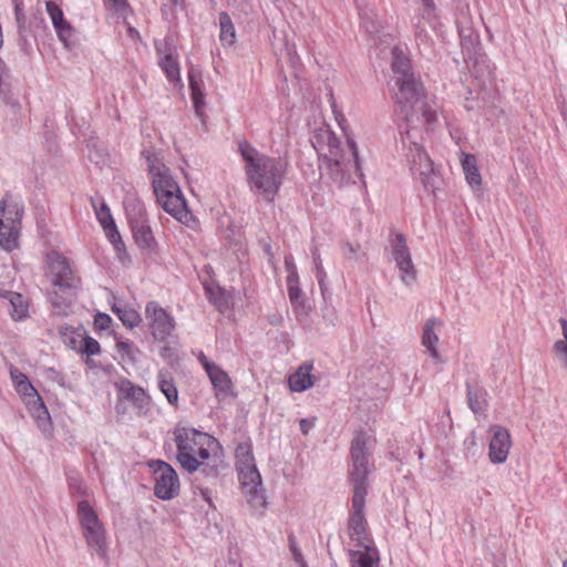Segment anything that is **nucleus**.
<instances>
[{"label": "nucleus", "mask_w": 567, "mask_h": 567, "mask_svg": "<svg viewBox=\"0 0 567 567\" xmlns=\"http://www.w3.org/2000/svg\"><path fill=\"white\" fill-rule=\"evenodd\" d=\"M386 83L396 110L406 122L405 130L401 131V143L411 173L419 177L426 192L434 193L437 177L433 163L416 142L417 131L410 127L409 122L415 113L421 112L424 121L432 124L436 121V112L426 102L424 84L416 73H391Z\"/></svg>", "instance_id": "obj_1"}, {"label": "nucleus", "mask_w": 567, "mask_h": 567, "mask_svg": "<svg viewBox=\"0 0 567 567\" xmlns=\"http://www.w3.org/2000/svg\"><path fill=\"white\" fill-rule=\"evenodd\" d=\"M239 150L245 161L249 189L266 202H272L282 185L286 165L281 159L259 153L246 143L240 144Z\"/></svg>", "instance_id": "obj_2"}, {"label": "nucleus", "mask_w": 567, "mask_h": 567, "mask_svg": "<svg viewBox=\"0 0 567 567\" xmlns=\"http://www.w3.org/2000/svg\"><path fill=\"white\" fill-rule=\"evenodd\" d=\"M147 168L157 204L175 219L188 225L193 220V215L171 169L157 158L152 157H147Z\"/></svg>", "instance_id": "obj_3"}, {"label": "nucleus", "mask_w": 567, "mask_h": 567, "mask_svg": "<svg viewBox=\"0 0 567 567\" xmlns=\"http://www.w3.org/2000/svg\"><path fill=\"white\" fill-rule=\"evenodd\" d=\"M173 434L177 449L176 460L189 474L195 473L204 461L210 460V453L219 447L214 436L193 427L176 426Z\"/></svg>", "instance_id": "obj_4"}, {"label": "nucleus", "mask_w": 567, "mask_h": 567, "mask_svg": "<svg viewBox=\"0 0 567 567\" xmlns=\"http://www.w3.org/2000/svg\"><path fill=\"white\" fill-rule=\"evenodd\" d=\"M371 446L369 435L360 431L351 441L350 460L351 468L349 472L353 493H368V475L370 473Z\"/></svg>", "instance_id": "obj_5"}, {"label": "nucleus", "mask_w": 567, "mask_h": 567, "mask_svg": "<svg viewBox=\"0 0 567 567\" xmlns=\"http://www.w3.org/2000/svg\"><path fill=\"white\" fill-rule=\"evenodd\" d=\"M78 517L89 551L104 559L106 557V532L96 512L87 501L78 503Z\"/></svg>", "instance_id": "obj_6"}, {"label": "nucleus", "mask_w": 567, "mask_h": 567, "mask_svg": "<svg viewBox=\"0 0 567 567\" xmlns=\"http://www.w3.org/2000/svg\"><path fill=\"white\" fill-rule=\"evenodd\" d=\"M126 215L135 244L142 251L153 252L156 248V240L148 225L144 206L132 200L126 205Z\"/></svg>", "instance_id": "obj_7"}, {"label": "nucleus", "mask_w": 567, "mask_h": 567, "mask_svg": "<svg viewBox=\"0 0 567 567\" xmlns=\"http://www.w3.org/2000/svg\"><path fill=\"white\" fill-rule=\"evenodd\" d=\"M154 475V494L163 501H169L179 493V478L171 464L162 460L148 463Z\"/></svg>", "instance_id": "obj_8"}, {"label": "nucleus", "mask_w": 567, "mask_h": 567, "mask_svg": "<svg viewBox=\"0 0 567 567\" xmlns=\"http://www.w3.org/2000/svg\"><path fill=\"white\" fill-rule=\"evenodd\" d=\"M47 276L55 289L69 291L76 287V278L69 261L56 250H51L45 256Z\"/></svg>", "instance_id": "obj_9"}, {"label": "nucleus", "mask_w": 567, "mask_h": 567, "mask_svg": "<svg viewBox=\"0 0 567 567\" xmlns=\"http://www.w3.org/2000/svg\"><path fill=\"white\" fill-rule=\"evenodd\" d=\"M145 319L153 338L165 341L175 329V319L157 301H150L145 307Z\"/></svg>", "instance_id": "obj_10"}, {"label": "nucleus", "mask_w": 567, "mask_h": 567, "mask_svg": "<svg viewBox=\"0 0 567 567\" xmlns=\"http://www.w3.org/2000/svg\"><path fill=\"white\" fill-rule=\"evenodd\" d=\"M243 493L248 504L258 509L266 506L265 489L262 488L261 475L256 465L236 468Z\"/></svg>", "instance_id": "obj_11"}, {"label": "nucleus", "mask_w": 567, "mask_h": 567, "mask_svg": "<svg viewBox=\"0 0 567 567\" xmlns=\"http://www.w3.org/2000/svg\"><path fill=\"white\" fill-rule=\"evenodd\" d=\"M391 254L400 271V278L404 285L411 286L416 280V270L413 265L411 252L403 234L396 233L390 239Z\"/></svg>", "instance_id": "obj_12"}, {"label": "nucleus", "mask_w": 567, "mask_h": 567, "mask_svg": "<svg viewBox=\"0 0 567 567\" xmlns=\"http://www.w3.org/2000/svg\"><path fill=\"white\" fill-rule=\"evenodd\" d=\"M21 216L17 206L7 209L6 200L0 202V247L4 250L18 247Z\"/></svg>", "instance_id": "obj_13"}, {"label": "nucleus", "mask_w": 567, "mask_h": 567, "mask_svg": "<svg viewBox=\"0 0 567 567\" xmlns=\"http://www.w3.org/2000/svg\"><path fill=\"white\" fill-rule=\"evenodd\" d=\"M367 494L357 492L352 496V512L348 522V534L355 546L372 544L367 535V520L363 514Z\"/></svg>", "instance_id": "obj_14"}, {"label": "nucleus", "mask_w": 567, "mask_h": 567, "mask_svg": "<svg viewBox=\"0 0 567 567\" xmlns=\"http://www.w3.org/2000/svg\"><path fill=\"white\" fill-rule=\"evenodd\" d=\"M311 144L322 159L342 154L339 138L326 124L315 130Z\"/></svg>", "instance_id": "obj_15"}, {"label": "nucleus", "mask_w": 567, "mask_h": 567, "mask_svg": "<svg viewBox=\"0 0 567 567\" xmlns=\"http://www.w3.org/2000/svg\"><path fill=\"white\" fill-rule=\"evenodd\" d=\"M493 436L488 446V457L494 464H502L507 460V455L512 445L508 431L499 425L492 427Z\"/></svg>", "instance_id": "obj_16"}, {"label": "nucleus", "mask_w": 567, "mask_h": 567, "mask_svg": "<svg viewBox=\"0 0 567 567\" xmlns=\"http://www.w3.org/2000/svg\"><path fill=\"white\" fill-rule=\"evenodd\" d=\"M115 386L120 401H130L140 410L148 405L150 396L141 386L133 384L128 380H121L115 383Z\"/></svg>", "instance_id": "obj_17"}, {"label": "nucleus", "mask_w": 567, "mask_h": 567, "mask_svg": "<svg viewBox=\"0 0 567 567\" xmlns=\"http://www.w3.org/2000/svg\"><path fill=\"white\" fill-rule=\"evenodd\" d=\"M158 63L163 71H179L177 62V52L172 37L155 42Z\"/></svg>", "instance_id": "obj_18"}, {"label": "nucleus", "mask_w": 567, "mask_h": 567, "mask_svg": "<svg viewBox=\"0 0 567 567\" xmlns=\"http://www.w3.org/2000/svg\"><path fill=\"white\" fill-rule=\"evenodd\" d=\"M348 163L344 162L342 154L322 159L321 168L327 172L330 178L338 185L343 186L350 183L351 174L348 173Z\"/></svg>", "instance_id": "obj_19"}, {"label": "nucleus", "mask_w": 567, "mask_h": 567, "mask_svg": "<svg viewBox=\"0 0 567 567\" xmlns=\"http://www.w3.org/2000/svg\"><path fill=\"white\" fill-rule=\"evenodd\" d=\"M443 326V322L435 318H429L423 326L422 333V344L427 349L430 355L436 363H441V355L436 349V344L439 343V336L436 330H440Z\"/></svg>", "instance_id": "obj_20"}, {"label": "nucleus", "mask_w": 567, "mask_h": 567, "mask_svg": "<svg viewBox=\"0 0 567 567\" xmlns=\"http://www.w3.org/2000/svg\"><path fill=\"white\" fill-rule=\"evenodd\" d=\"M109 243L112 245L115 259L123 266L130 267L132 265V257L127 251L126 245L117 230L116 224L109 213Z\"/></svg>", "instance_id": "obj_21"}, {"label": "nucleus", "mask_w": 567, "mask_h": 567, "mask_svg": "<svg viewBox=\"0 0 567 567\" xmlns=\"http://www.w3.org/2000/svg\"><path fill=\"white\" fill-rule=\"evenodd\" d=\"M190 97L196 115L204 121L205 82L203 73H188Z\"/></svg>", "instance_id": "obj_22"}, {"label": "nucleus", "mask_w": 567, "mask_h": 567, "mask_svg": "<svg viewBox=\"0 0 567 567\" xmlns=\"http://www.w3.org/2000/svg\"><path fill=\"white\" fill-rule=\"evenodd\" d=\"M357 547L359 549L349 553L351 567H379V551L373 544Z\"/></svg>", "instance_id": "obj_23"}, {"label": "nucleus", "mask_w": 567, "mask_h": 567, "mask_svg": "<svg viewBox=\"0 0 567 567\" xmlns=\"http://www.w3.org/2000/svg\"><path fill=\"white\" fill-rule=\"evenodd\" d=\"M45 8L58 37L65 42L72 32L71 24L64 19L63 11L55 2L47 1Z\"/></svg>", "instance_id": "obj_24"}, {"label": "nucleus", "mask_w": 567, "mask_h": 567, "mask_svg": "<svg viewBox=\"0 0 567 567\" xmlns=\"http://www.w3.org/2000/svg\"><path fill=\"white\" fill-rule=\"evenodd\" d=\"M360 19H361V27L364 29V31L374 38V40L383 41L382 38L388 37L389 34H385L382 30V25L380 20L377 17L375 11L372 8H363L360 9L359 12Z\"/></svg>", "instance_id": "obj_25"}, {"label": "nucleus", "mask_w": 567, "mask_h": 567, "mask_svg": "<svg viewBox=\"0 0 567 567\" xmlns=\"http://www.w3.org/2000/svg\"><path fill=\"white\" fill-rule=\"evenodd\" d=\"M24 403L27 404L28 410L32 417L35 420L38 426L43 432L48 431L50 427V415L40 395L37 394L25 400Z\"/></svg>", "instance_id": "obj_26"}, {"label": "nucleus", "mask_w": 567, "mask_h": 567, "mask_svg": "<svg viewBox=\"0 0 567 567\" xmlns=\"http://www.w3.org/2000/svg\"><path fill=\"white\" fill-rule=\"evenodd\" d=\"M207 374L216 391V396L219 400L225 399L230 394L231 381L225 371H223L218 365H216L212 370H209Z\"/></svg>", "instance_id": "obj_27"}, {"label": "nucleus", "mask_w": 567, "mask_h": 567, "mask_svg": "<svg viewBox=\"0 0 567 567\" xmlns=\"http://www.w3.org/2000/svg\"><path fill=\"white\" fill-rule=\"evenodd\" d=\"M312 364H302L299 369L292 373L289 379V388L293 392H302L313 385L312 375L310 371Z\"/></svg>", "instance_id": "obj_28"}, {"label": "nucleus", "mask_w": 567, "mask_h": 567, "mask_svg": "<svg viewBox=\"0 0 567 567\" xmlns=\"http://www.w3.org/2000/svg\"><path fill=\"white\" fill-rule=\"evenodd\" d=\"M10 378L14 390L22 396L23 401L38 394L34 386L29 381L28 377L22 373L18 368H10Z\"/></svg>", "instance_id": "obj_29"}, {"label": "nucleus", "mask_w": 567, "mask_h": 567, "mask_svg": "<svg viewBox=\"0 0 567 567\" xmlns=\"http://www.w3.org/2000/svg\"><path fill=\"white\" fill-rule=\"evenodd\" d=\"M3 300L8 301V311L14 321H20L28 317L29 307L22 295L18 292H6Z\"/></svg>", "instance_id": "obj_30"}, {"label": "nucleus", "mask_w": 567, "mask_h": 567, "mask_svg": "<svg viewBox=\"0 0 567 567\" xmlns=\"http://www.w3.org/2000/svg\"><path fill=\"white\" fill-rule=\"evenodd\" d=\"M16 87L13 86L9 73H0V101L9 105L14 112L21 110V104L16 97Z\"/></svg>", "instance_id": "obj_31"}, {"label": "nucleus", "mask_w": 567, "mask_h": 567, "mask_svg": "<svg viewBox=\"0 0 567 567\" xmlns=\"http://www.w3.org/2000/svg\"><path fill=\"white\" fill-rule=\"evenodd\" d=\"M466 395L470 409L474 414H482L487 406V392L481 386H472L466 384Z\"/></svg>", "instance_id": "obj_32"}, {"label": "nucleus", "mask_w": 567, "mask_h": 567, "mask_svg": "<svg viewBox=\"0 0 567 567\" xmlns=\"http://www.w3.org/2000/svg\"><path fill=\"white\" fill-rule=\"evenodd\" d=\"M158 388L172 405H177L178 391L168 371H159L157 375Z\"/></svg>", "instance_id": "obj_33"}, {"label": "nucleus", "mask_w": 567, "mask_h": 567, "mask_svg": "<svg viewBox=\"0 0 567 567\" xmlns=\"http://www.w3.org/2000/svg\"><path fill=\"white\" fill-rule=\"evenodd\" d=\"M111 310L116 315V317L127 328H134L141 321V316L138 315V312L135 309L127 307L126 305H122L120 302H114L111 306Z\"/></svg>", "instance_id": "obj_34"}, {"label": "nucleus", "mask_w": 567, "mask_h": 567, "mask_svg": "<svg viewBox=\"0 0 567 567\" xmlns=\"http://www.w3.org/2000/svg\"><path fill=\"white\" fill-rule=\"evenodd\" d=\"M389 54L392 71H409L411 61L405 45H394Z\"/></svg>", "instance_id": "obj_35"}, {"label": "nucleus", "mask_w": 567, "mask_h": 567, "mask_svg": "<svg viewBox=\"0 0 567 567\" xmlns=\"http://www.w3.org/2000/svg\"><path fill=\"white\" fill-rule=\"evenodd\" d=\"M462 156H463V158L461 161L462 167H463L467 183L472 187L480 186L482 178H481V174L477 168V163H476L475 156L472 154H465V153H463Z\"/></svg>", "instance_id": "obj_36"}, {"label": "nucleus", "mask_w": 567, "mask_h": 567, "mask_svg": "<svg viewBox=\"0 0 567 567\" xmlns=\"http://www.w3.org/2000/svg\"><path fill=\"white\" fill-rule=\"evenodd\" d=\"M236 468L256 465L255 456L252 453V445L249 440L239 443L235 450Z\"/></svg>", "instance_id": "obj_37"}, {"label": "nucleus", "mask_w": 567, "mask_h": 567, "mask_svg": "<svg viewBox=\"0 0 567 567\" xmlns=\"http://www.w3.org/2000/svg\"><path fill=\"white\" fill-rule=\"evenodd\" d=\"M86 336V330L83 327L71 329L66 328L63 332V341L66 347L80 352Z\"/></svg>", "instance_id": "obj_38"}, {"label": "nucleus", "mask_w": 567, "mask_h": 567, "mask_svg": "<svg viewBox=\"0 0 567 567\" xmlns=\"http://www.w3.org/2000/svg\"><path fill=\"white\" fill-rule=\"evenodd\" d=\"M219 39L223 43L233 44L236 39L235 27L230 16L227 12L219 13Z\"/></svg>", "instance_id": "obj_39"}, {"label": "nucleus", "mask_w": 567, "mask_h": 567, "mask_svg": "<svg viewBox=\"0 0 567 567\" xmlns=\"http://www.w3.org/2000/svg\"><path fill=\"white\" fill-rule=\"evenodd\" d=\"M112 11V17L116 19V23L126 21L134 16V11L127 0H109V11Z\"/></svg>", "instance_id": "obj_40"}, {"label": "nucleus", "mask_w": 567, "mask_h": 567, "mask_svg": "<svg viewBox=\"0 0 567 567\" xmlns=\"http://www.w3.org/2000/svg\"><path fill=\"white\" fill-rule=\"evenodd\" d=\"M100 350H101L100 343L95 339L86 336L84 339V342L82 344V348L80 350V353L86 354L87 357H90V355L97 354L100 352ZM86 364L89 365L90 370H93L95 368L94 361L90 358L86 359Z\"/></svg>", "instance_id": "obj_41"}, {"label": "nucleus", "mask_w": 567, "mask_h": 567, "mask_svg": "<svg viewBox=\"0 0 567 567\" xmlns=\"http://www.w3.org/2000/svg\"><path fill=\"white\" fill-rule=\"evenodd\" d=\"M422 7V19L429 23L430 27L434 28L436 22V6L434 0H416Z\"/></svg>", "instance_id": "obj_42"}, {"label": "nucleus", "mask_w": 567, "mask_h": 567, "mask_svg": "<svg viewBox=\"0 0 567 567\" xmlns=\"http://www.w3.org/2000/svg\"><path fill=\"white\" fill-rule=\"evenodd\" d=\"M87 148H89V158L91 162H93L100 169H103V167L106 164V159L103 153V150H100L97 147V142L93 138H91L87 142Z\"/></svg>", "instance_id": "obj_43"}, {"label": "nucleus", "mask_w": 567, "mask_h": 567, "mask_svg": "<svg viewBox=\"0 0 567 567\" xmlns=\"http://www.w3.org/2000/svg\"><path fill=\"white\" fill-rule=\"evenodd\" d=\"M206 295L209 301L219 310L227 308V299L219 288L206 287Z\"/></svg>", "instance_id": "obj_44"}, {"label": "nucleus", "mask_w": 567, "mask_h": 567, "mask_svg": "<svg viewBox=\"0 0 567 567\" xmlns=\"http://www.w3.org/2000/svg\"><path fill=\"white\" fill-rule=\"evenodd\" d=\"M91 204L101 227L106 231V203L103 198L91 197Z\"/></svg>", "instance_id": "obj_45"}, {"label": "nucleus", "mask_w": 567, "mask_h": 567, "mask_svg": "<svg viewBox=\"0 0 567 567\" xmlns=\"http://www.w3.org/2000/svg\"><path fill=\"white\" fill-rule=\"evenodd\" d=\"M312 258H313V264H315L316 278L318 280L321 291L323 292L324 291V280L327 278V274L323 269L322 261H321V258H320V255H319L317 248L312 251Z\"/></svg>", "instance_id": "obj_46"}, {"label": "nucleus", "mask_w": 567, "mask_h": 567, "mask_svg": "<svg viewBox=\"0 0 567 567\" xmlns=\"http://www.w3.org/2000/svg\"><path fill=\"white\" fill-rule=\"evenodd\" d=\"M196 472L205 478L215 480L218 476V466L210 457V460L204 461Z\"/></svg>", "instance_id": "obj_47"}, {"label": "nucleus", "mask_w": 567, "mask_h": 567, "mask_svg": "<svg viewBox=\"0 0 567 567\" xmlns=\"http://www.w3.org/2000/svg\"><path fill=\"white\" fill-rule=\"evenodd\" d=\"M461 38H462L463 52L468 56V59L471 61V60H473L472 53H476L475 40L477 37H474V39H473V32L471 30H470L468 35H465L464 30H462Z\"/></svg>", "instance_id": "obj_48"}, {"label": "nucleus", "mask_w": 567, "mask_h": 567, "mask_svg": "<svg viewBox=\"0 0 567 567\" xmlns=\"http://www.w3.org/2000/svg\"><path fill=\"white\" fill-rule=\"evenodd\" d=\"M288 542H289V549L291 551V555H292L295 561L298 563L301 567H306V561L303 559L300 548L297 545V540H296V537L293 534H290L288 536Z\"/></svg>", "instance_id": "obj_49"}, {"label": "nucleus", "mask_w": 567, "mask_h": 567, "mask_svg": "<svg viewBox=\"0 0 567 567\" xmlns=\"http://www.w3.org/2000/svg\"><path fill=\"white\" fill-rule=\"evenodd\" d=\"M426 21L422 19V16L419 18L417 22L414 24V33L417 41L421 43H426L429 41V33L426 30Z\"/></svg>", "instance_id": "obj_50"}, {"label": "nucleus", "mask_w": 567, "mask_h": 567, "mask_svg": "<svg viewBox=\"0 0 567 567\" xmlns=\"http://www.w3.org/2000/svg\"><path fill=\"white\" fill-rule=\"evenodd\" d=\"M347 143H348V146H349V150H350V153H351V157L353 159V165H354L355 174L360 178H362L363 174H362L361 165H360V162H359V153H358L357 144H355V142L352 138H349V137H348Z\"/></svg>", "instance_id": "obj_51"}, {"label": "nucleus", "mask_w": 567, "mask_h": 567, "mask_svg": "<svg viewBox=\"0 0 567 567\" xmlns=\"http://www.w3.org/2000/svg\"><path fill=\"white\" fill-rule=\"evenodd\" d=\"M288 296L292 305H301L302 303V292L300 289V285L289 286L287 287Z\"/></svg>", "instance_id": "obj_52"}, {"label": "nucleus", "mask_w": 567, "mask_h": 567, "mask_svg": "<svg viewBox=\"0 0 567 567\" xmlns=\"http://www.w3.org/2000/svg\"><path fill=\"white\" fill-rule=\"evenodd\" d=\"M343 250H344V256L348 259L358 260L360 258V250H361L360 245H353V244L347 243L343 246Z\"/></svg>", "instance_id": "obj_53"}, {"label": "nucleus", "mask_w": 567, "mask_h": 567, "mask_svg": "<svg viewBox=\"0 0 567 567\" xmlns=\"http://www.w3.org/2000/svg\"><path fill=\"white\" fill-rule=\"evenodd\" d=\"M120 23L123 24L126 37L128 39H131L132 41L140 40V32L132 25L130 19H126V21H121Z\"/></svg>", "instance_id": "obj_54"}, {"label": "nucleus", "mask_w": 567, "mask_h": 567, "mask_svg": "<svg viewBox=\"0 0 567 567\" xmlns=\"http://www.w3.org/2000/svg\"><path fill=\"white\" fill-rule=\"evenodd\" d=\"M14 2H16V20L18 23L19 32H20V34H22V32L24 30L25 16L22 12V10L20 9V4L17 1H14Z\"/></svg>", "instance_id": "obj_55"}, {"label": "nucleus", "mask_w": 567, "mask_h": 567, "mask_svg": "<svg viewBox=\"0 0 567 567\" xmlns=\"http://www.w3.org/2000/svg\"><path fill=\"white\" fill-rule=\"evenodd\" d=\"M554 351L558 354L565 355V365L567 367V341L566 340H557L554 343Z\"/></svg>", "instance_id": "obj_56"}, {"label": "nucleus", "mask_w": 567, "mask_h": 567, "mask_svg": "<svg viewBox=\"0 0 567 567\" xmlns=\"http://www.w3.org/2000/svg\"><path fill=\"white\" fill-rule=\"evenodd\" d=\"M300 431L303 435H307L309 431L315 426L313 420L301 419L299 422Z\"/></svg>", "instance_id": "obj_57"}, {"label": "nucleus", "mask_w": 567, "mask_h": 567, "mask_svg": "<svg viewBox=\"0 0 567 567\" xmlns=\"http://www.w3.org/2000/svg\"><path fill=\"white\" fill-rule=\"evenodd\" d=\"M285 269L288 272V275L289 274L298 272L296 264H295V259H293V257L291 255H287L285 257Z\"/></svg>", "instance_id": "obj_58"}, {"label": "nucleus", "mask_w": 567, "mask_h": 567, "mask_svg": "<svg viewBox=\"0 0 567 567\" xmlns=\"http://www.w3.org/2000/svg\"><path fill=\"white\" fill-rule=\"evenodd\" d=\"M198 361L202 363L203 368L205 369L206 373L212 370L214 367H216L217 364H215L214 362L209 361L207 359V357L204 354V352H199L198 354Z\"/></svg>", "instance_id": "obj_59"}, {"label": "nucleus", "mask_w": 567, "mask_h": 567, "mask_svg": "<svg viewBox=\"0 0 567 567\" xmlns=\"http://www.w3.org/2000/svg\"><path fill=\"white\" fill-rule=\"evenodd\" d=\"M94 324L97 329H106V313L99 312L95 317Z\"/></svg>", "instance_id": "obj_60"}, {"label": "nucleus", "mask_w": 567, "mask_h": 567, "mask_svg": "<svg viewBox=\"0 0 567 567\" xmlns=\"http://www.w3.org/2000/svg\"><path fill=\"white\" fill-rule=\"evenodd\" d=\"M116 348L120 352H123V353H126L128 354L130 352V349H131V343L127 342V341H121V340H117L116 342Z\"/></svg>", "instance_id": "obj_61"}, {"label": "nucleus", "mask_w": 567, "mask_h": 567, "mask_svg": "<svg viewBox=\"0 0 567 567\" xmlns=\"http://www.w3.org/2000/svg\"><path fill=\"white\" fill-rule=\"evenodd\" d=\"M300 285L298 272L289 274L287 276V287Z\"/></svg>", "instance_id": "obj_62"}, {"label": "nucleus", "mask_w": 567, "mask_h": 567, "mask_svg": "<svg viewBox=\"0 0 567 567\" xmlns=\"http://www.w3.org/2000/svg\"><path fill=\"white\" fill-rule=\"evenodd\" d=\"M559 324L561 327V333H563L564 340L567 341V319L560 318Z\"/></svg>", "instance_id": "obj_63"}, {"label": "nucleus", "mask_w": 567, "mask_h": 567, "mask_svg": "<svg viewBox=\"0 0 567 567\" xmlns=\"http://www.w3.org/2000/svg\"><path fill=\"white\" fill-rule=\"evenodd\" d=\"M125 401H120L117 399V403H116V406H115V410L118 414H124L126 412V406H125Z\"/></svg>", "instance_id": "obj_64"}]
</instances>
